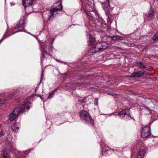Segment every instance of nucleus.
Masks as SVG:
<instances>
[{
	"instance_id": "1",
	"label": "nucleus",
	"mask_w": 158,
	"mask_h": 158,
	"mask_svg": "<svg viewBox=\"0 0 158 158\" xmlns=\"http://www.w3.org/2000/svg\"><path fill=\"white\" fill-rule=\"evenodd\" d=\"M26 21V19L24 18L21 19L19 21V23L17 24L16 26L11 31L12 33L10 35H9L8 34V32H6L3 35L1 40H4L7 36L13 34L15 33L22 31V30L25 27Z\"/></svg>"
},
{
	"instance_id": "2",
	"label": "nucleus",
	"mask_w": 158,
	"mask_h": 158,
	"mask_svg": "<svg viewBox=\"0 0 158 158\" xmlns=\"http://www.w3.org/2000/svg\"><path fill=\"white\" fill-rule=\"evenodd\" d=\"M80 116L81 120L85 122L91 124H94V121L88 112L84 110H81L80 112Z\"/></svg>"
},
{
	"instance_id": "3",
	"label": "nucleus",
	"mask_w": 158,
	"mask_h": 158,
	"mask_svg": "<svg viewBox=\"0 0 158 158\" xmlns=\"http://www.w3.org/2000/svg\"><path fill=\"white\" fill-rule=\"evenodd\" d=\"M24 106H23L21 108L16 107L13 111L10 114L9 120L11 121H13L21 113L23 114L24 113Z\"/></svg>"
},
{
	"instance_id": "4",
	"label": "nucleus",
	"mask_w": 158,
	"mask_h": 158,
	"mask_svg": "<svg viewBox=\"0 0 158 158\" xmlns=\"http://www.w3.org/2000/svg\"><path fill=\"white\" fill-rule=\"evenodd\" d=\"M108 47V44L105 42L97 43L95 46V52L103 51Z\"/></svg>"
},
{
	"instance_id": "5",
	"label": "nucleus",
	"mask_w": 158,
	"mask_h": 158,
	"mask_svg": "<svg viewBox=\"0 0 158 158\" xmlns=\"http://www.w3.org/2000/svg\"><path fill=\"white\" fill-rule=\"evenodd\" d=\"M60 8H58L57 7L51 8L50 10V12L48 15V19L49 20H51L54 17V13L56 12H57L58 10L62 11V4L60 3Z\"/></svg>"
},
{
	"instance_id": "6",
	"label": "nucleus",
	"mask_w": 158,
	"mask_h": 158,
	"mask_svg": "<svg viewBox=\"0 0 158 158\" xmlns=\"http://www.w3.org/2000/svg\"><path fill=\"white\" fill-rule=\"evenodd\" d=\"M151 129L149 127H146L143 128L141 132V136L144 138H147L151 135Z\"/></svg>"
},
{
	"instance_id": "7",
	"label": "nucleus",
	"mask_w": 158,
	"mask_h": 158,
	"mask_svg": "<svg viewBox=\"0 0 158 158\" xmlns=\"http://www.w3.org/2000/svg\"><path fill=\"white\" fill-rule=\"evenodd\" d=\"M148 74L146 71L142 72L139 71L137 72H133L130 76L131 77H136L140 78L143 77L144 75H147Z\"/></svg>"
},
{
	"instance_id": "8",
	"label": "nucleus",
	"mask_w": 158,
	"mask_h": 158,
	"mask_svg": "<svg viewBox=\"0 0 158 158\" xmlns=\"http://www.w3.org/2000/svg\"><path fill=\"white\" fill-rule=\"evenodd\" d=\"M130 110L129 109H126L124 110H123L118 113V115L119 117L122 119H124L125 115L127 114V115L130 117L131 118H132L130 114Z\"/></svg>"
},
{
	"instance_id": "9",
	"label": "nucleus",
	"mask_w": 158,
	"mask_h": 158,
	"mask_svg": "<svg viewBox=\"0 0 158 158\" xmlns=\"http://www.w3.org/2000/svg\"><path fill=\"white\" fill-rule=\"evenodd\" d=\"M145 15L147 17L148 20H151L154 17L153 9L151 7L148 14H145Z\"/></svg>"
},
{
	"instance_id": "10",
	"label": "nucleus",
	"mask_w": 158,
	"mask_h": 158,
	"mask_svg": "<svg viewBox=\"0 0 158 158\" xmlns=\"http://www.w3.org/2000/svg\"><path fill=\"white\" fill-rule=\"evenodd\" d=\"M32 0H23V4L24 7H26L32 5Z\"/></svg>"
},
{
	"instance_id": "11",
	"label": "nucleus",
	"mask_w": 158,
	"mask_h": 158,
	"mask_svg": "<svg viewBox=\"0 0 158 158\" xmlns=\"http://www.w3.org/2000/svg\"><path fill=\"white\" fill-rule=\"evenodd\" d=\"M109 2V0H106L105 2V6L103 7V9L106 12H107L110 9Z\"/></svg>"
},
{
	"instance_id": "12",
	"label": "nucleus",
	"mask_w": 158,
	"mask_h": 158,
	"mask_svg": "<svg viewBox=\"0 0 158 158\" xmlns=\"http://www.w3.org/2000/svg\"><path fill=\"white\" fill-rule=\"evenodd\" d=\"M94 9H92V8L91 9H89L88 10V11L89 12H93V13L95 15H96V13L95 12H94ZM84 12L85 13H86V15H87L88 17H90L92 16L93 17V15H94L93 14H91V13L90 12H89V13H88L86 12V11L85 10H84Z\"/></svg>"
},
{
	"instance_id": "13",
	"label": "nucleus",
	"mask_w": 158,
	"mask_h": 158,
	"mask_svg": "<svg viewBox=\"0 0 158 158\" xmlns=\"http://www.w3.org/2000/svg\"><path fill=\"white\" fill-rule=\"evenodd\" d=\"M11 128L13 131H15L16 132H17V131H18L19 129V128L17 126V124L16 123H14L11 125Z\"/></svg>"
},
{
	"instance_id": "14",
	"label": "nucleus",
	"mask_w": 158,
	"mask_h": 158,
	"mask_svg": "<svg viewBox=\"0 0 158 158\" xmlns=\"http://www.w3.org/2000/svg\"><path fill=\"white\" fill-rule=\"evenodd\" d=\"M29 104L28 102H26V103H25L24 104H23V105H22V106H17L18 107H19V108H21L22 107V106H25V107H24V112L25 111V108H26V109L27 110H28L30 108V106H28V104Z\"/></svg>"
},
{
	"instance_id": "15",
	"label": "nucleus",
	"mask_w": 158,
	"mask_h": 158,
	"mask_svg": "<svg viewBox=\"0 0 158 158\" xmlns=\"http://www.w3.org/2000/svg\"><path fill=\"white\" fill-rule=\"evenodd\" d=\"M139 68L142 69L143 70L146 68V66L141 62H139L137 63Z\"/></svg>"
},
{
	"instance_id": "16",
	"label": "nucleus",
	"mask_w": 158,
	"mask_h": 158,
	"mask_svg": "<svg viewBox=\"0 0 158 158\" xmlns=\"http://www.w3.org/2000/svg\"><path fill=\"white\" fill-rule=\"evenodd\" d=\"M58 90V89L56 88L53 90L51 93H50L49 94V96L48 97V98L50 99L52 98L53 96L54 93L56 92Z\"/></svg>"
},
{
	"instance_id": "17",
	"label": "nucleus",
	"mask_w": 158,
	"mask_h": 158,
	"mask_svg": "<svg viewBox=\"0 0 158 158\" xmlns=\"http://www.w3.org/2000/svg\"><path fill=\"white\" fill-rule=\"evenodd\" d=\"M2 152H3V154L2 155L3 158H10V154L9 153L5 151H2Z\"/></svg>"
},
{
	"instance_id": "18",
	"label": "nucleus",
	"mask_w": 158,
	"mask_h": 158,
	"mask_svg": "<svg viewBox=\"0 0 158 158\" xmlns=\"http://www.w3.org/2000/svg\"><path fill=\"white\" fill-rule=\"evenodd\" d=\"M145 153V151L144 149H141L139 151L138 154L140 153V155L144 156Z\"/></svg>"
},
{
	"instance_id": "19",
	"label": "nucleus",
	"mask_w": 158,
	"mask_h": 158,
	"mask_svg": "<svg viewBox=\"0 0 158 158\" xmlns=\"http://www.w3.org/2000/svg\"><path fill=\"white\" fill-rule=\"evenodd\" d=\"M95 40H89L88 43L89 45H92L95 44Z\"/></svg>"
},
{
	"instance_id": "20",
	"label": "nucleus",
	"mask_w": 158,
	"mask_h": 158,
	"mask_svg": "<svg viewBox=\"0 0 158 158\" xmlns=\"http://www.w3.org/2000/svg\"><path fill=\"white\" fill-rule=\"evenodd\" d=\"M153 40H158V32L155 34L153 37Z\"/></svg>"
},
{
	"instance_id": "21",
	"label": "nucleus",
	"mask_w": 158,
	"mask_h": 158,
	"mask_svg": "<svg viewBox=\"0 0 158 158\" xmlns=\"http://www.w3.org/2000/svg\"><path fill=\"white\" fill-rule=\"evenodd\" d=\"M121 37L118 35L115 36L112 38V40H119Z\"/></svg>"
},
{
	"instance_id": "22",
	"label": "nucleus",
	"mask_w": 158,
	"mask_h": 158,
	"mask_svg": "<svg viewBox=\"0 0 158 158\" xmlns=\"http://www.w3.org/2000/svg\"><path fill=\"white\" fill-rule=\"evenodd\" d=\"M46 54H48L46 52H42V53H41V55H42V58H43V60L44 59V57H45V55Z\"/></svg>"
},
{
	"instance_id": "23",
	"label": "nucleus",
	"mask_w": 158,
	"mask_h": 158,
	"mask_svg": "<svg viewBox=\"0 0 158 158\" xmlns=\"http://www.w3.org/2000/svg\"><path fill=\"white\" fill-rule=\"evenodd\" d=\"M94 104L95 105H98V99L97 98H95Z\"/></svg>"
},
{
	"instance_id": "24",
	"label": "nucleus",
	"mask_w": 158,
	"mask_h": 158,
	"mask_svg": "<svg viewBox=\"0 0 158 158\" xmlns=\"http://www.w3.org/2000/svg\"><path fill=\"white\" fill-rule=\"evenodd\" d=\"M143 156L140 155V154H138L137 158H143Z\"/></svg>"
},
{
	"instance_id": "25",
	"label": "nucleus",
	"mask_w": 158,
	"mask_h": 158,
	"mask_svg": "<svg viewBox=\"0 0 158 158\" xmlns=\"http://www.w3.org/2000/svg\"><path fill=\"white\" fill-rule=\"evenodd\" d=\"M27 32V33H28L31 35H32L33 36H34L35 39H37V35H32L29 32Z\"/></svg>"
},
{
	"instance_id": "26",
	"label": "nucleus",
	"mask_w": 158,
	"mask_h": 158,
	"mask_svg": "<svg viewBox=\"0 0 158 158\" xmlns=\"http://www.w3.org/2000/svg\"><path fill=\"white\" fill-rule=\"evenodd\" d=\"M87 36L89 37L90 40H94L92 36L91 35H90V34H88Z\"/></svg>"
},
{
	"instance_id": "27",
	"label": "nucleus",
	"mask_w": 158,
	"mask_h": 158,
	"mask_svg": "<svg viewBox=\"0 0 158 158\" xmlns=\"http://www.w3.org/2000/svg\"><path fill=\"white\" fill-rule=\"evenodd\" d=\"M85 98H84V99H82V103H85Z\"/></svg>"
},
{
	"instance_id": "28",
	"label": "nucleus",
	"mask_w": 158,
	"mask_h": 158,
	"mask_svg": "<svg viewBox=\"0 0 158 158\" xmlns=\"http://www.w3.org/2000/svg\"><path fill=\"white\" fill-rule=\"evenodd\" d=\"M82 99H79L78 100V102L80 103H82Z\"/></svg>"
},
{
	"instance_id": "29",
	"label": "nucleus",
	"mask_w": 158,
	"mask_h": 158,
	"mask_svg": "<svg viewBox=\"0 0 158 158\" xmlns=\"http://www.w3.org/2000/svg\"><path fill=\"white\" fill-rule=\"evenodd\" d=\"M25 154H26V155H27L28 154V153H25Z\"/></svg>"
},
{
	"instance_id": "30",
	"label": "nucleus",
	"mask_w": 158,
	"mask_h": 158,
	"mask_svg": "<svg viewBox=\"0 0 158 158\" xmlns=\"http://www.w3.org/2000/svg\"><path fill=\"white\" fill-rule=\"evenodd\" d=\"M39 41L40 43H41V41L40 40H39Z\"/></svg>"
},
{
	"instance_id": "31",
	"label": "nucleus",
	"mask_w": 158,
	"mask_h": 158,
	"mask_svg": "<svg viewBox=\"0 0 158 158\" xmlns=\"http://www.w3.org/2000/svg\"><path fill=\"white\" fill-rule=\"evenodd\" d=\"M2 40H1L0 41V44L1 43V41H2Z\"/></svg>"
},
{
	"instance_id": "32",
	"label": "nucleus",
	"mask_w": 158,
	"mask_h": 158,
	"mask_svg": "<svg viewBox=\"0 0 158 158\" xmlns=\"http://www.w3.org/2000/svg\"><path fill=\"white\" fill-rule=\"evenodd\" d=\"M42 45L41 44L40 45V46H41Z\"/></svg>"
},
{
	"instance_id": "33",
	"label": "nucleus",
	"mask_w": 158,
	"mask_h": 158,
	"mask_svg": "<svg viewBox=\"0 0 158 158\" xmlns=\"http://www.w3.org/2000/svg\"><path fill=\"white\" fill-rule=\"evenodd\" d=\"M157 19H158V17H157Z\"/></svg>"
}]
</instances>
